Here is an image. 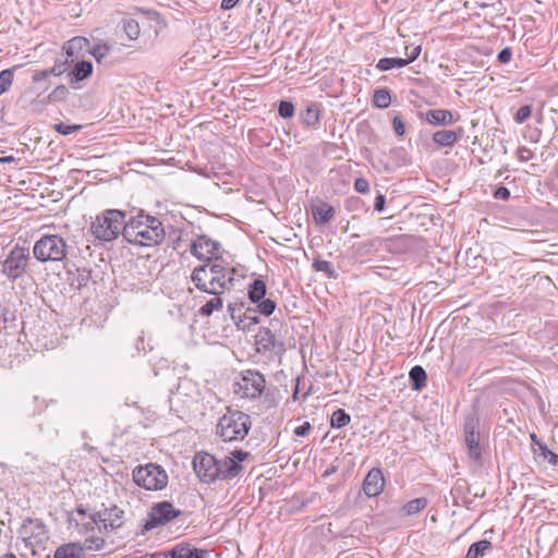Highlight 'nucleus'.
I'll use <instances>...</instances> for the list:
<instances>
[{"instance_id": "nucleus-2", "label": "nucleus", "mask_w": 558, "mask_h": 558, "mask_svg": "<svg viewBox=\"0 0 558 558\" xmlns=\"http://www.w3.org/2000/svg\"><path fill=\"white\" fill-rule=\"evenodd\" d=\"M165 234V228L157 217L141 213L126 220L123 238L130 244L150 247L159 245Z\"/></svg>"}, {"instance_id": "nucleus-20", "label": "nucleus", "mask_w": 558, "mask_h": 558, "mask_svg": "<svg viewBox=\"0 0 558 558\" xmlns=\"http://www.w3.org/2000/svg\"><path fill=\"white\" fill-rule=\"evenodd\" d=\"M458 119L453 117V113L446 109H432L426 111V121L434 125H451L456 123Z\"/></svg>"}, {"instance_id": "nucleus-38", "label": "nucleus", "mask_w": 558, "mask_h": 558, "mask_svg": "<svg viewBox=\"0 0 558 558\" xmlns=\"http://www.w3.org/2000/svg\"><path fill=\"white\" fill-rule=\"evenodd\" d=\"M294 106L291 101L281 100L278 105V113L283 119H290L294 116Z\"/></svg>"}, {"instance_id": "nucleus-45", "label": "nucleus", "mask_w": 558, "mask_h": 558, "mask_svg": "<svg viewBox=\"0 0 558 558\" xmlns=\"http://www.w3.org/2000/svg\"><path fill=\"white\" fill-rule=\"evenodd\" d=\"M517 157L521 162H526V161L533 159L534 153L525 146H520L517 149Z\"/></svg>"}, {"instance_id": "nucleus-46", "label": "nucleus", "mask_w": 558, "mask_h": 558, "mask_svg": "<svg viewBox=\"0 0 558 558\" xmlns=\"http://www.w3.org/2000/svg\"><path fill=\"white\" fill-rule=\"evenodd\" d=\"M354 189L359 193H367L369 191V183L364 178H357L354 182Z\"/></svg>"}, {"instance_id": "nucleus-13", "label": "nucleus", "mask_w": 558, "mask_h": 558, "mask_svg": "<svg viewBox=\"0 0 558 558\" xmlns=\"http://www.w3.org/2000/svg\"><path fill=\"white\" fill-rule=\"evenodd\" d=\"M248 299L252 303L257 304V312L262 315L269 316L276 310V302L271 299H265L266 284L257 278L248 284L247 290Z\"/></svg>"}, {"instance_id": "nucleus-35", "label": "nucleus", "mask_w": 558, "mask_h": 558, "mask_svg": "<svg viewBox=\"0 0 558 558\" xmlns=\"http://www.w3.org/2000/svg\"><path fill=\"white\" fill-rule=\"evenodd\" d=\"M350 421V415L344 410L338 409L331 415L330 425L332 428H342L347 426Z\"/></svg>"}, {"instance_id": "nucleus-22", "label": "nucleus", "mask_w": 558, "mask_h": 558, "mask_svg": "<svg viewBox=\"0 0 558 558\" xmlns=\"http://www.w3.org/2000/svg\"><path fill=\"white\" fill-rule=\"evenodd\" d=\"M207 554V550L191 548L187 544H179L169 551L171 558H205Z\"/></svg>"}, {"instance_id": "nucleus-61", "label": "nucleus", "mask_w": 558, "mask_h": 558, "mask_svg": "<svg viewBox=\"0 0 558 558\" xmlns=\"http://www.w3.org/2000/svg\"><path fill=\"white\" fill-rule=\"evenodd\" d=\"M298 392H299V389L296 388L295 391H294V395H293L294 399L296 398Z\"/></svg>"}, {"instance_id": "nucleus-42", "label": "nucleus", "mask_w": 558, "mask_h": 558, "mask_svg": "<svg viewBox=\"0 0 558 558\" xmlns=\"http://www.w3.org/2000/svg\"><path fill=\"white\" fill-rule=\"evenodd\" d=\"M69 94V89L64 85L57 86L49 95L50 100L60 101L64 100Z\"/></svg>"}, {"instance_id": "nucleus-12", "label": "nucleus", "mask_w": 558, "mask_h": 558, "mask_svg": "<svg viewBox=\"0 0 558 558\" xmlns=\"http://www.w3.org/2000/svg\"><path fill=\"white\" fill-rule=\"evenodd\" d=\"M193 468L203 483H213L219 478L218 460L209 453H196L193 459Z\"/></svg>"}, {"instance_id": "nucleus-9", "label": "nucleus", "mask_w": 558, "mask_h": 558, "mask_svg": "<svg viewBox=\"0 0 558 558\" xmlns=\"http://www.w3.org/2000/svg\"><path fill=\"white\" fill-rule=\"evenodd\" d=\"M92 524L98 525L100 532H111L123 526L124 511L117 505H112L102 510L89 514Z\"/></svg>"}, {"instance_id": "nucleus-49", "label": "nucleus", "mask_w": 558, "mask_h": 558, "mask_svg": "<svg viewBox=\"0 0 558 558\" xmlns=\"http://www.w3.org/2000/svg\"><path fill=\"white\" fill-rule=\"evenodd\" d=\"M511 57H512V50L507 47V48H504L497 56V59L500 63H508L510 60H511Z\"/></svg>"}, {"instance_id": "nucleus-59", "label": "nucleus", "mask_w": 558, "mask_h": 558, "mask_svg": "<svg viewBox=\"0 0 558 558\" xmlns=\"http://www.w3.org/2000/svg\"><path fill=\"white\" fill-rule=\"evenodd\" d=\"M1 558H16L15 555L9 553V554H5L3 557Z\"/></svg>"}, {"instance_id": "nucleus-29", "label": "nucleus", "mask_w": 558, "mask_h": 558, "mask_svg": "<svg viewBox=\"0 0 558 558\" xmlns=\"http://www.w3.org/2000/svg\"><path fill=\"white\" fill-rule=\"evenodd\" d=\"M409 377L411 379L412 388L414 390L420 391L426 386L427 375L422 366H413L409 373Z\"/></svg>"}, {"instance_id": "nucleus-27", "label": "nucleus", "mask_w": 558, "mask_h": 558, "mask_svg": "<svg viewBox=\"0 0 558 558\" xmlns=\"http://www.w3.org/2000/svg\"><path fill=\"white\" fill-rule=\"evenodd\" d=\"M320 119V109L319 105L311 104L306 107V109L301 113V122L310 128L316 129Z\"/></svg>"}, {"instance_id": "nucleus-8", "label": "nucleus", "mask_w": 558, "mask_h": 558, "mask_svg": "<svg viewBox=\"0 0 558 558\" xmlns=\"http://www.w3.org/2000/svg\"><path fill=\"white\" fill-rule=\"evenodd\" d=\"M31 260L29 250L24 246H14L2 263V274L12 280L24 276Z\"/></svg>"}, {"instance_id": "nucleus-26", "label": "nucleus", "mask_w": 558, "mask_h": 558, "mask_svg": "<svg viewBox=\"0 0 558 558\" xmlns=\"http://www.w3.org/2000/svg\"><path fill=\"white\" fill-rule=\"evenodd\" d=\"M13 329H15L14 312L5 306H0V336L11 335Z\"/></svg>"}, {"instance_id": "nucleus-19", "label": "nucleus", "mask_w": 558, "mask_h": 558, "mask_svg": "<svg viewBox=\"0 0 558 558\" xmlns=\"http://www.w3.org/2000/svg\"><path fill=\"white\" fill-rule=\"evenodd\" d=\"M231 289H217L214 292H206L207 294L214 295L210 300H208L203 306L198 310V315L202 317H208L213 315L215 312H219L223 307V301L221 299V294L226 291H230Z\"/></svg>"}, {"instance_id": "nucleus-7", "label": "nucleus", "mask_w": 558, "mask_h": 558, "mask_svg": "<svg viewBox=\"0 0 558 558\" xmlns=\"http://www.w3.org/2000/svg\"><path fill=\"white\" fill-rule=\"evenodd\" d=\"M134 483L147 490H161L168 484L167 472L158 464L138 465L132 474Z\"/></svg>"}, {"instance_id": "nucleus-47", "label": "nucleus", "mask_w": 558, "mask_h": 558, "mask_svg": "<svg viewBox=\"0 0 558 558\" xmlns=\"http://www.w3.org/2000/svg\"><path fill=\"white\" fill-rule=\"evenodd\" d=\"M392 126H393V131L396 132V134H398L399 136H402L405 132V126H404V123L401 119L400 116H396L392 120Z\"/></svg>"}, {"instance_id": "nucleus-37", "label": "nucleus", "mask_w": 558, "mask_h": 558, "mask_svg": "<svg viewBox=\"0 0 558 558\" xmlns=\"http://www.w3.org/2000/svg\"><path fill=\"white\" fill-rule=\"evenodd\" d=\"M13 83V69H5L0 72V95L8 92Z\"/></svg>"}, {"instance_id": "nucleus-41", "label": "nucleus", "mask_w": 558, "mask_h": 558, "mask_svg": "<svg viewBox=\"0 0 558 558\" xmlns=\"http://www.w3.org/2000/svg\"><path fill=\"white\" fill-rule=\"evenodd\" d=\"M72 64L71 61H68V58L65 57V59L62 61V60H57L54 62V65L52 68L49 69V71L51 72L52 75H61L63 74L69 65Z\"/></svg>"}, {"instance_id": "nucleus-52", "label": "nucleus", "mask_w": 558, "mask_h": 558, "mask_svg": "<svg viewBox=\"0 0 558 558\" xmlns=\"http://www.w3.org/2000/svg\"><path fill=\"white\" fill-rule=\"evenodd\" d=\"M494 195L498 199L507 201L510 197V192L507 187L500 186L496 190Z\"/></svg>"}, {"instance_id": "nucleus-25", "label": "nucleus", "mask_w": 558, "mask_h": 558, "mask_svg": "<svg viewBox=\"0 0 558 558\" xmlns=\"http://www.w3.org/2000/svg\"><path fill=\"white\" fill-rule=\"evenodd\" d=\"M93 72V64L86 60H76L72 71L69 73L70 83L87 78Z\"/></svg>"}, {"instance_id": "nucleus-33", "label": "nucleus", "mask_w": 558, "mask_h": 558, "mask_svg": "<svg viewBox=\"0 0 558 558\" xmlns=\"http://www.w3.org/2000/svg\"><path fill=\"white\" fill-rule=\"evenodd\" d=\"M122 28H123L124 33L126 34V36L129 37V39L135 40L138 38L141 28H140L138 22L135 21L134 19H131V17L123 19L122 20Z\"/></svg>"}, {"instance_id": "nucleus-39", "label": "nucleus", "mask_w": 558, "mask_h": 558, "mask_svg": "<svg viewBox=\"0 0 558 558\" xmlns=\"http://www.w3.org/2000/svg\"><path fill=\"white\" fill-rule=\"evenodd\" d=\"M105 539L99 536H92L89 538H86L84 542V545H82L85 549L89 550H100L105 547Z\"/></svg>"}, {"instance_id": "nucleus-18", "label": "nucleus", "mask_w": 558, "mask_h": 558, "mask_svg": "<svg viewBox=\"0 0 558 558\" xmlns=\"http://www.w3.org/2000/svg\"><path fill=\"white\" fill-rule=\"evenodd\" d=\"M385 486V480L379 469H372L363 481V492L368 497L378 496Z\"/></svg>"}, {"instance_id": "nucleus-6", "label": "nucleus", "mask_w": 558, "mask_h": 558, "mask_svg": "<svg viewBox=\"0 0 558 558\" xmlns=\"http://www.w3.org/2000/svg\"><path fill=\"white\" fill-rule=\"evenodd\" d=\"M69 245L58 234H44L33 247L34 257L41 263L62 262L66 258Z\"/></svg>"}, {"instance_id": "nucleus-16", "label": "nucleus", "mask_w": 558, "mask_h": 558, "mask_svg": "<svg viewBox=\"0 0 558 558\" xmlns=\"http://www.w3.org/2000/svg\"><path fill=\"white\" fill-rule=\"evenodd\" d=\"M89 46L90 43L85 37L76 36L68 40L63 46L68 61L74 63L76 60L84 58L89 52Z\"/></svg>"}, {"instance_id": "nucleus-57", "label": "nucleus", "mask_w": 558, "mask_h": 558, "mask_svg": "<svg viewBox=\"0 0 558 558\" xmlns=\"http://www.w3.org/2000/svg\"><path fill=\"white\" fill-rule=\"evenodd\" d=\"M14 160H15V158L13 156L0 157V163H9V162H13Z\"/></svg>"}, {"instance_id": "nucleus-5", "label": "nucleus", "mask_w": 558, "mask_h": 558, "mask_svg": "<svg viewBox=\"0 0 558 558\" xmlns=\"http://www.w3.org/2000/svg\"><path fill=\"white\" fill-rule=\"evenodd\" d=\"M125 226V213L118 209H107L96 216L90 225V231L97 240L110 242L116 240L119 234L123 235Z\"/></svg>"}, {"instance_id": "nucleus-53", "label": "nucleus", "mask_w": 558, "mask_h": 558, "mask_svg": "<svg viewBox=\"0 0 558 558\" xmlns=\"http://www.w3.org/2000/svg\"><path fill=\"white\" fill-rule=\"evenodd\" d=\"M49 75H51V72L49 71V69L43 70V71H38V72H36L33 75V81L34 82H39V81H43V80L47 78Z\"/></svg>"}, {"instance_id": "nucleus-55", "label": "nucleus", "mask_w": 558, "mask_h": 558, "mask_svg": "<svg viewBox=\"0 0 558 558\" xmlns=\"http://www.w3.org/2000/svg\"><path fill=\"white\" fill-rule=\"evenodd\" d=\"M240 0H222L221 1V9L223 10H231L233 9Z\"/></svg>"}, {"instance_id": "nucleus-34", "label": "nucleus", "mask_w": 558, "mask_h": 558, "mask_svg": "<svg viewBox=\"0 0 558 558\" xmlns=\"http://www.w3.org/2000/svg\"><path fill=\"white\" fill-rule=\"evenodd\" d=\"M312 266L316 271L324 272L328 278H337L335 267L328 260H323L319 257H315Z\"/></svg>"}, {"instance_id": "nucleus-17", "label": "nucleus", "mask_w": 558, "mask_h": 558, "mask_svg": "<svg viewBox=\"0 0 558 558\" xmlns=\"http://www.w3.org/2000/svg\"><path fill=\"white\" fill-rule=\"evenodd\" d=\"M256 345L258 352L280 353L284 350L283 343L278 341L275 333L267 328L259 329L257 332Z\"/></svg>"}, {"instance_id": "nucleus-56", "label": "nucleus", "mask_w": 558, "mask_h": 558, "mask_svg": "<svg viewBox=\"0 0 558 558\" xmlns=\"http://www.w3.org/2000/svg\"><path fill=\"white\" fill-rule=\"evenodd\" d=\"M545 458L548 460L549 463L558 466V456L556 453L547 451V453H545Z\"/></svg>"}, {"instance_id": "nucleus-51", "label": "nucleus", "mask_w": 558, "mask_h": 558, "mask_svg": "<svg viewBox=\"0 0 558 558\" xmlns=\"http://www.w3.org/2000/svg\"><path fill=\"white\" fill-rule=\"evenodd\" d=\"M386 198L385 195L381 193H378L375 202H374V209L377 211H383L385 208Z\"/></svg>"}, {"instance_id": "nucleus-21", "label": "nucleus", "mask_w": 558, "mask_h": 558, "mask_svg": "<svg viewBox=\"0 0 558 558\" xmlns=\"http://www.w3.org/2000/svg\"><path fill=\"white\" fill-rule=\"evenodd\" d=\"M312 215L316 225L323 226L328 223L335 215V209L331 205L320 202L312 206Z\"/></svg>"}, {"instance_id": "nucleus-24", "label": "nucleus", "mask_w": 558, "mask_h": 558, "mask_svg": "<svg viewBox=\"0 0 558 558\" xmlns=\"http://www.w3.org/2000/svg\"><path fill=\"white\" fill-rule=\"evenodd\" d=\"M84 547L80 543H68L59 546L53 558H84Z\"/></svg>"}, {"instance_id": "nucleus-15", "label": "nucleus", "mask_w": 558, "mask_h": 558, "mask_svg": "<svg viewBox=\"0 0 558 558\" xmlns=\"http://www.w3.org/2000/svg\"><path fill=\"white\" fill-rule=\"evenodd\" d=\"M20 535L29 545L39 544L47 538L45 524L40 520L31 518L24 520Z\"/></svg>"}, {"instance_id": "nucleus-50", "label": "nucleus", "mask_w": 558, "mask_h": 558, "mask_svg": "<svg viewBox=\"0 0 558 558\" xmlns=\"http://www.w3.org/2000/svg\"><path fill=\"white\" fill-rule=\"evenodd\" d=\"M311 429H312V425L310 424V422H304L302 425L295 427L294 435L304 437V436L308 435Z\"/></svg>"}, {"instance_id": "nucleus-36", "label": "nucleus", "mask_w": 558, "mask_h": 558, "mask_svg": "<svg viewBox=\"0 0 558 558\" xmlns=\"http://www.w3.org/2000/svg\"><path fill=\"white\" fill-rule=\"evenodd\" d=\"M373 101L377 108H388L391 102V96L389 90L386 88L375 90Z\"/></svg>"}, {"instance_id": "nucleus-28", "label": "nucleus", "mask_w": 558, "mask_h": 558, "mask_svg": "<svg viewBox=\"0 0 558 558\" xmlns=\"http://www.w3.org/2000/svg\"><path fill=\"white\" fill-rule=\"evenodd\" d=\"M433 141L441 147H451L458 141V133L452 130H440L433 134Z\"/></svg>"}, {"instance_id": "nucleus-30", "label": "nucleus", "mask_w": 558, "mask_h": 558, "mask_svg": "<svg viewBox=\"0 0 558 558\" xmlns=\"http://www.w3.org/2000/svg\"><path fill=\"white\" fill-rule=\"evenodd\" d=\"M490 548L492 543L487 539L475 542L469 547L465 558H481Z\"/></svg>"}, {"instance_id": "nucleus-23", "label": "nucleus", "mask_w": 558, "mask_h": 558, "mask_svg": "<svg viewBox=\"0 0 558 558\" xmlns=\"http://www.w3.org/2000/svg\"><path fill=\"white\" fill-rule=\"evenodd\" d=\"M219 478L227 480L235 477L242 470V465L233 458L226 457L223 460L218 461Z\"/></svg>"}, {"instance_id": "nucleus-32", "label": "nucleus", "mask_w": 558, "mask_h": 558, "mask_svg": "<svg viewBox=\"0 0 558 558\" xmlns=\"http://www.w3.org/2000/svg\"><path fill=\"white\" fill-rule=\"evenodd\" d=\"M404 66H407V61H404V58H381L376 64V68L379 71H389L395 68Z\"/></svg>"}, {"instance_id": "nucleus-54", "label": "nucleus", "mask_w": 558, "mask_h": 558, "mask_svg": "<svg viewBox=\"0 0 558 558\" xmlns=\"http://www.w3.org/2000/svg\"><path fill=\"white\" fill-rule=\"evenodd\" d=\"M248 457V452L243 450H235L233 452V459L238 461V463L244 461Z\"/></svg>"}, {"instance_id": "nucleus-43", "label": "nucleus", "mask_w": 558, "mask_h": 558, "mask_svg": "<svg viewBox=\"0 0 558 558\" xmlns=\"http://www.w3.org/2000/svg\"><path fill=\"white\" fill-rule=\"evenodd\" d=\"M531 113H532L531 106H527V105L526 106H522L517 111L514 120H515L517 123H523L524 121H526L531 117Z\"/></svg>"}, {"instance_id": "nucleus-48", "label": "nucleus", "mask_w": 558, "mask_h": 558, "mask_svg": "<svg viewBox=\"0 0 558 558\" xmlns=\"http://www.w3.org/2000/svg\"><path fill=\"white\" fill-rule=\"evenodd\" d=\"M421 46H414L411 50V52H405L407 58H404V61H407V65L415 61L420 53H421Z\"/></svg>"}, {"instance_id": "nucleus-40", "label": "nucleus", "mask_w": 558, "mask_h": 558, "mask_svg": "<svg viewBox=\"0 0 558 558\" xmlns=\"http://www.w3.org/2000/svg\"><path fill=\"white\" fill-rule=\"evenodd\" d=\"M110 51V48L108 45H96L92 50L89 49V52L93 54V57L97 60V62H100Z\"/></svg>"}, {"instance_id": "nucleus-60", "label": "nucleus", "mask_w": 558, "mask_h": 558, "mask_svg": "<svg viewBox=\"0 0 558 558\" xmlns=\"http://www.w3.org/2000/svg\"><path fill=\"white\" fill-rule=\"evenodd\" d=\"M228 310H229V312H231V314H232V313H233V311H234V304L230 303V304L228 305Z\"/></svg>"}, {"instance_id": "nucleus-14", "label": "nucleus", "mask_w": 558, "mask_h": 558, "mask_svg": "<svg viewBox=\"0 0 558 558\" xmlns=\"http://www.w3.org/2000/svg\"><path fill=\"white\" fill-rule=\"evenodd\" d=\"M465 444L469 457L475 462L482 458V448L480 445V422L475 417L466 420L464 425Z\"/></svg>"}, {"instance_id": "nucleus-31", "label": "nucleus", "mask_w": 558, "mask_h": 558, "mask_svg": "<svg viewBox=\"0 0 558 558\" xmlns=\"http://www.w3.org/2000/svg\"><path fill=\"white\" fill-rule=\"evenodd\" d=\"M427 504L428 502L425 497H418V498L408 501L403 506L402 510L404 511V513L407 515H414V514L418 513L420 511H422L423 509H425Z\"/></svg>"}, {"instance_id": "nucleus-3", "label": "nucleus", "mask_w": 558, "mask_h": 558, "mask_svg": "<svg viewBox=\"0 0 558 558\" xmlns=\"http://www.w3.org/2000/svg\"><path fill=\"white\" fill-rule=\"evenodd\" d=\"M234 393L243 399L254 400L263 398L266 409L274 408L276 402L266 390V379L263 374L257 371L247 369L241 373L240 379L234 384Z\"/></svg>"}, {"instance_id": "nucleus-4", "label": "nucleus", "mask_w": 558, "mask_h": 558, "mask_svg": "<svg viewBox=\"0 0 558 558\" xmlns=\"http://www.w3.org/2000/svg\"><path fill=\"white\" fill-rule=\"evenodd\" d=\"M252 426V421L248 414L239 411L230 410L218 420L216 425V435L223 441H241L243 440Z\"/></svg>"}, {"instance_id": "nucleus-1", "label": "nucleus", "mask_w": 558, "mask_h": 558, "mask_svg": "<svg viewBox=\"0 0 558 558\" xmlns=\"http://www.w3.org/2000/svg\"><path fill=\"white\" fill-rule=\"evenodd\" d=\"M191 254L202 265L196 266L190 276L193 286L201 292H214L217 289H232L234 287L233 267L222 263L221 244L207 235H198L191 244Z\"/></svg>"}, {"instance_id": "nucleus-44", "label": "nucleus", "mask_w": 558, "mask_h": 558, "mask_svg": "<svg viewBox=\"0 0 558 558\" xmlns=\"http://www.w3.org/2000/svg\"><path fill=\"white\" fill-rule=\"evenodd\" d=\"M78 129H81V125H75V124L70 125V124H65L63 122H60L54 125V130L62 135H69Z\"/></svg>"}, {"instance_id": "nucleus-10", "label": "nucleus", "mask_w": 558, "mask_h": 558, "mask_svg": "<svg viewBox=\"0 0 558 558\" xmlns=\"http://www.w3.org/2000/svg\"><path fill=\"white\" fill-rule=\"evenodd\" d=\"M191 388L193 385L190 380H182L169 397L170 410L179 417H184L196 404L195 396L189 393Z\"/></svg>"}, {"instance_id": "nucleus-11", "label": "nucleus", "mask_w": 558, "mask_h": 558, "mask_svg": "<svg viewBox=\"0 0 558 558\" xmlns=\"http://www.w3.org/2000/svg\"><path fill=\"white\" fill-rule=\"evenodd\" d=\"M181 514V511L175 509L172 504L168 501H161L153 506L148 518L143 526L144 534L146 531H150L158 526L165 525L171 520L175 519Z\"/></svg>"}, {"instance_id": "nucleus-58", "label": "nucleus", "mask_w": 558, "mask_h": 558, "mask_svg": "<svg viewBox=\"0 0 558 558\" xmlns=\"http://www.w3.org/2000/svg\"><path fill=\"white\" fill-rule=\"evenodd\" d=\"M76 512H77L78 514H82V515H85V514H86V511H85V509H83V508H77V509H76Z\"/></svg>"}]
</instances>
